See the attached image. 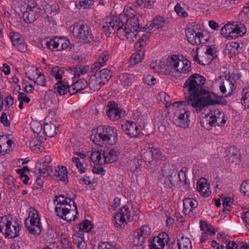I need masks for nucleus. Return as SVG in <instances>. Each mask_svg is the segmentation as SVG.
Instances as JSON below:
<instances>
[{
  "label": "nucleus",
  "instance_id": "f257e3e1",
  "mask_svg": "<svg viewBox=\"0 0 249 249\" xmlns=\"http://www.w3.org/2000/svg\"><path fill=\"white\" fill-rule=\"evenodd\" d=\"M206 79L199 74L195 73L189 77L184 83L183 88L187 89L188 96L186 100L182 101L174 102L166 108L174 112L173 117L175 124L178 127L186 128L189 126L188 119L190 112L189 109L194 105L198 98L201 95L204 89L203 85Z\"/></svg>",
  "mask_w": 249,
  "mask_h": 249
},
{
  "label": "nucleus",
  "instance_id": "f03ea898",
  "mask_svg": "<svg viewBox=\"0 0 249 249\" xmlns=\"http://www.w3.org/2000/svg\"><path fill=\"white\" fill-rule=\"evenodd\" d=\"M122 21H118L117 19L108 18L103 25L104 31L109 36L114 33L116 29V33L120 37H125L130 42L137 40L136 45L141 47L145 44V41L149 37V32L143 33L142 31H138L139 23L137 17H133L128 19L124 16L119 18Z\"/></svg>",
  "mask_w": 249,
  "mask_h": 249
},
{
  "label": "nucleus",
  "instance_id": "7ed1b4c3",
  "mask_svg": "<svg viewBox=\"0 0 249 249\" xmlns=\"http://www.w3.org/2000/svg\"><path fill=\"white\" fill-rule=\"evenodd\" d=\"M94 143L100 145H113L117 140V130L109 125H103L97 128L96 132L90 137Z\"/></svg>",
  "mask_w": 249,
  "mask_h": 249
},
{
  "label": "nucleus",
  "instance_id": "20e7f679",
  "mask_svg": "<svg viewBox=\"0 0 249 249\" xmlns=\"http://www.w3.org/2000/svg\"><path fill=\"white\" fill-rule=\"evenodd\" d=\"M44 2L42 0H29L26 10L23 13V18L26 23L36 21L45 12Z\"/></svg>",
  "mask_w": 249,
  "mask_h": 249
},
{
  "label": "nucleus",
  "instance_id": "39448f33",
  "mask_svg": "<svg viewBox=\"0 0 249 249\" xmlns=\"http://www.w3.org/2000/svg\"><path fill=\"white\" fill-rule=\"evenodd\" d=\"M201 124L206 129H210L212 126H222L226 122L224 113L218 109H211L210 112L202 117Z\"/></svg>",
  "mask_w": 249,
  "mask_h": 249
},
{
  "label": "nucleus",
  "instance_id": "423d86ee",
  "mask_svg": "<svg viewBox=\"0 0 249 249\" xmlns=\"http://www.w3.org/2000/svg\"><path fill=\"white\" fill-rule=\"evenodd\" d=\"M222 98L213 92L204 89L200 95V97L195 102L192 107L197 112H201L203 108L209 105L220 104Z\"/></svg>",
  "mask_w": 249,
  "mask_h": 249
},
{
  "label": "nucleus",
  "instance_id": "0eeeda50",
  "mask_svg": "<svg viewBox=\"0 0 249 249\" xmlns=\"http://www.w3.org/2000/svg\"><path fill=\"white\" fill-rule=\"evenodd\" d=\"M25 225L27 231L31 234L38 235L42 227L38 212L35 209H31L29 216L25 220Z\"/></svg>",
  "mask_w": 249,
  "mask_h": 249
},
{
  "label": "nucleus",
  "instance_id": "6e6552de",
  "mask_svg": "<svg viewBox=\"0 0 249 249\" xmlns=\"http://www.w3.org/2000/svg\"><path fill=\"white\" fill-rule=\"evenodd\" d=\"M72 34L81 42L88 43L93 40V36L90 28L87 25L75 23L73 25Z\"/></svg>",
  "mask_w": 249,
  "mask_h": 249
},
{
  "label": "nucleus",
  "instance_id": "1a4fd4ad",
  "mask_svg": "<svg viewBox=\"0 0 249 249\" xmlns=\"http://www.w3.org/2000/svg\"><path fill=\"white\" fill-rule=\"evenodd\" d=\"M246 32L245 26L243 24L240 26L235 25L233 23H227L221 29V35L228 39H235L239 36L245 34Z\"/></svg>",
  "mask_w": 249,
  "mask_h": 249
},
{
  "label": "nucleus",
  "instance_id": "9d476101",
  "mask_svg": "<svg viewBox=\"0 0 249 249\" xmlns=\"http://www.w3.org/2000/svg\"><path fill=\"white\" fill-rule=\"evenodd\" d=\"M1 221L0 222V232H2L6 237L10 238L17 237L19 235V231L20 229V225L15 222L12 223L11 220L6 217H1Z\"/></svg>",
  "mask_w": 249,
  "mask_h": 249
},
{
  "label": "nucleus",
  "instance_id": "9b49d317",
  "mask_svg": "<svg viewBox=\"0 0 249 249\" xmlns=\"http://www.w3.org/2000/svg\"><path fill=\"white\" fill-rule=\"evenodd\" d=\"M169 67L180 73H186L191 70V63L188 60L181 61L178 56L174 55L171 56L169 60Z\"/></svg>",
  "mask_w": 249,
  "mask_h": 249
},
{
  "label": "nucleus",
  "instance_id": "f8f14e48",
  "mask_svg": "<svg viewBox=\"0 0 249 249\" xmlns=\"http://www.w3.org/2000/svg\"><path fill=\"white\" fill-rule=\"evenodd\" d=\"M169 237L166 232L160 234L158 236L154 237L149 244L150 249H163L165 245L167 244Z\"/></svg>",
  "mask_w": 249,
  "mask_h": 249
},
{
  "label": "nucleus",
  "instance_id": "ddd939ff",
  "mask_svg": "<svg viewBox=\"0 0 249 249\" xmlns=\"http://www.w3.org/2000/svg\"><path fill=\"white\" fill-rule=\"evenodd\" d=\"M122 129L127 135L132 138L138 137L141 133L138 125L132 122L126 121L124 124H122Z\"/></svg>",
  "mask_w": 249,
  "mask_h": 249
},
{
  "label": "nucleus",
  "instance_id": "4468645a",
  "mask_svg": "<svg viewBox=\"0 0 249 249\" xmlns=\"http://www.w3.org/2000/svg\"><path fill=\"white\" fill-rule=\"evenodd\" d=\"M71 203H72L73 205V207L74 208V210L76 211V213L78 214L77 207L75 202L73 200L69 198L68 201H67V203H65L64 205H62V206L59 207L56 206L55 207V212L59 217H64V215H65V213H69V212H73V211L71 210Z\"/></svg>",
  "mask_w": 249,
  "mask_h": 249
},
{
  "label": "nucleus",
  "instance_id": "2eb2a0df",
  "mask_svg": "<svg viewBox=\"0 0 249 249\" xmlns=\"http://www.w3.org/2000/svg\"><path fill=\"white\" fill-rule=\"evenodd\" d=\"M186 36L188 42L193 45H198L202 43L203 34L196 32L194 29L189 28L186 30Z\"/></svg>",
  "mask_w": 249,
  "mask_h": 249
},
{
  "label": "nucleus",
  "instance_id": "dca6fc26",
  "mask_svg": "<svg viewBox=\"0 0 249 249\" xmlns=\"http://www.w3.org/2000/svg\"><path fill=\"white\" fill-rule=\"evenodd\" d=\"M10 37L13 45L20 52H24L27 50L23 39L21 36L17 32H12L10 33Z\"/></svg>",
  "mask_w": 249,
  "mask_h": 249
},
{
  "label": "nucleus",
  "instance_id": "f3484780",
  "mask_svg": "<svg viewBox=\"0 0 249 249\" xmlns=\"http://www.w3.org/2000/svg\"><path fill=\"white\" fill-rule=\"evenodd\" d=\"M107 108V114L110 119L116 120L121 118V109L114 102H109Z\"/></svg>",
  "mask_w": 249,
  "mask_h": 249
},
{
  "label": "nucleus",
  "instance_id": "a211bd4d",
  "mask_svg": "<svg viewBox=\"0 0 249 249\" xmlns=\"http://www.w3.org/2000/svg\"><path fill=\"white\" fill-rule=\"evenodd\" d=\"M130 217V212L126 206H124L114 217L115 221V226L120 227L121 223L124 224L127 220Z\"/></svg>",
  "mask_w": 249,
  "mask_h": 249
},
{
  "label": "nucleus",
  "instance_id": "6ab92c4d",
  "mask_svg": "<svg viewBox=\"0 0 249 249\" xmlns=\"http://www.w3.org/2000/svg\"><path fill=\"white\" fill-rule=\"evenodd\" d=\"M103 163L109 164L117 161L119 159L120 152L114 148L103 151L102 152Z\"/></svg>",
  "mask_w": 249,
  "mask_h": 249
},
{
  "label": "nucleus",
  "instance_id": "aec40b11",
  "mask_svg": "<svg viewBox=\"0 0 249 249\" xmlns=\"http://www.w3.org/2000/svg\"><path fill=\"white\" fill-rule=\"evenodd\" d=\"M196 186L197 191L203 197H207L211 195L210 185L205 178H200L197 182Z\"/></svg>",
  "mask_w": 249,
  "mask_h": 249
},
{
  "label": "nucleus",
  "instance_id": "412c9836",
  "mask_svg": "<svg viewBox=\"0 0 249 249\" xmlns=\"http://www.w3.org/2000/svg\"><path fill=\"white\" fill-rule=\"evenodd\" d=\"M197 202L192 198H187L183 200V212L185 214L191 216L193 210L197 206Z\"/></svg>",
  "mask_w": 249,
  "mask_h": 249
},
{
  "label": "nucleus",
  "instance_id": "4be33fe9",
  "mask_svg": "<svg viewBox=\"0 0 249 249\" xmlns=\"http://www.w3.org/2000/svg\"><path fill=\"white\" fill-rule=\"evenodd\" d=\"M168 23V20L162 17H157L154 18L153 21L148 22L146 25V29L149 30L152 29L154 27L158 29L162 28Z\"/></svg>",
  "mask_w": 249,
  "mask_h": 249
},
{
  "label": "nucleus",
  "instance_id": "5701e85b",
  "mask_svg": "<svg viewBox=\"0 0 249 249\" xmlns=\"http://www.w3.org/2000/svg\"><path fill=\"white\" fill-rule=\"evenodd\" d=\"M177 172V170L174 164L166 162L161 167L160 176H176Z\"/></svg>",
  "mask_w": 249,
  "mask_h": 249
},
{
  "label": "nucleus",
  "instance_id": "b1692460",
  "mask_svg": "<svg viewBox=\"0 0 249 249\" xmlns=\"http://www.w3.org/2000/svg\"><path fill=\"white\" fill-rule=\"evenodd\" d=\"M88 83L85 79L78 80L71 85V88L69 89V93L71 95L85 89Z\"/></svg>",
  "mask_w": 249,
  "mask_h": 249
},
{
  "label": "nucleus",
  "instance_id": "393cba45",
  "mask_svg": "<svg viewBox=\"0 0 249 249\" xmlns=\"http://www.w3.org/2000/svg\"><path fill=\"white\" fill-rule=\"evenodd\" d=\"M187 171L186 168H182L178 174L180 181V186L182 191H186L189 188V181L187 179L186 172Z\"/></svg>",
  "mask_w": 249,
  "mask_h": 249
},
{
  "label": "nucleus",
  "instance_id": "a878e982",
  "mask_svg": "<svg viewBox=\"0 0 249 249\" xmlns=\"http://www.w3.org/2000/svg\"><path fill=\"white\" fill-rule=\"evenodd\" d=\"M228 153L229 154L227 155V160L235 164L238 163L240 160V155L237 148L234 146L231 147L228 150Z\"/></svg>",
  "mask_w": 249,
  "mask_h": 249
},
{
  "label": "nucleus",
  "instance_id": "bb28decb",
  "mask_svg": "<svg viewBox=\"0 0 249 249\" xmlns=\"http://www.w3.org/2000/svg\"><path fill=\"white\" fill-rule=\"evenodd\" d=\"M73 154L78 155V157L72 158V162L75 164V166L80 173H85L86 172V169L83 167L82 162H83V159L86 157V155L84 153L77 152H74Z\"/></svg>",
  "mask_w": 249,
  "mask_h": 249
},
{
  "label": "nucleus",
  "instance_id": "cd10ccee",
  "mask_svg": "<svg viewBox=\"0 0 249 249\" xmlns=\"http://www.w3.org/2000/svg\"><path fill=\"white\" fill-rule=\"evenodd\" d=\"M89 70V66L86 65H79L71 68V73L74 75V78L87 73Z\"/></svg>",
  "mask_w": 249,
  "mask_h": 249
},
{
  "label": "nucleus",
  "instance_id": "c85d7f7f",
  "mask_svg": "<svg viewBox=\"0 0 249 249\" xmlns=\"http://www.w3.org/2000/svg\"><path fill=\"white\" fill-rule=\"evenodd\" d=\"M71 88V87L69 86L65 85L64 84H62V83H57L56 84L54 87L53 91V90H50L48 91L49 94H55V93H57L60 95H62L66 94L67 92H69V89Z\"/></svg>",
  "mask_w": 249,
  "mask_h": 249
},
{
  "label": "nucleus",
  "instance_id": "c756f323",
  "mask_svg": "<svg viewBox=\"0 0 249 249\" xmlns=\"http://www.w3.org/2000/svg\"><path fill=\"white\" fill-rule=\"evenodd\" d=\"M103 84L104 82L95 74L90 77L89 82L90 88L94 91L100 89Z\"/></svg>",
  "mask_w": 249,
  "mask_h": 249
},
{
  "label": "nucleus",
  "instance_id": "7c9ffc66",
  "mask_svg": "<svg viewBox=\"0 0 249 249\" xmlns=\"http://www.w3.org/2000/svg\"><path fill=\"white\" fill-rule=\"evenodd\" d=\"M58 127L53 122H50L49 124L46 123L44 126V131L47 136L53 137L56 134V130Z\"/></svg>",
  "mask_w": 249,
  "mask_h": 249
},
{
  "label": "nucleus",
  "instance_id": "2f4dec72",
  "mask_svg": "<svg viewBox=\"0 0 249 249\" xmlns=\"http://www.w3.org/2000/svg\"><path fill=\"white\" fill-rule=\"evenodd\" d=\"M109 53L107 51H104L99 56L97 61L94 64L93 70L97 71L101 67L103 66L105 62L109 59Z\"/></svg>",
  "mask_w": 249,
  "mask_h": 249
},
{
  "label": "nucleus",
  "instance_id": "473e14b6",
  "mask_svg": "<svg viewBox=\"0 0 249 249\" xmlns=\"http://www.w3.org/2000/svg\"><path fill=\"white\" fill-rule=\"evenodd\" d=\"M72 239L78 249H85L86 248V244L82 235L79 233L74 234L72 236Z\"/></svg>",
  "mask_w": 249,
  "mask_h": 249
},
{
  "label": "nucleus",
  "instance_id": "72a5a7b5",
  "mask_svg": "<svg viewBox=\"0 0 249 249\" xmlns=\"http://www.w3.org/2000/svg\"><path fill=\"white\" fill-rule=\"evenodd\" d=\"M145 51L143 49L141 48L138 50L135 53H133L130 59L131 65H135L141 62L144 56Z\"/></svg>",
  "mask_w": 249,
  "mask_h": 249
},
{
  "label": "nucleus",
  "instance_id": "f704fd0d",
  "mask_svg": "<svg viewBox=\"0 0 249 249\" xmlns=\"http://www.w3.org/2000/svg\"><path fill=\"white\" fill-rule=\"evenodd\" d=\"M150 147L146 150H142L141 152V158L142 160L144 161L145 162H148L150 165H155V163L153 162L152 154L151 152Z\"/></svg>",
  "mask_w": 249,
  "mask_h": 249
},
{
  "label": "nucleus",
  "instance_id": "c9c22d12",
  "mask_svg": "<svg viewBox=\"0 0 249 249\" xmlns=\"http://www.w3.org/2000/svg\"><path fill=\"white\" fill-rule=\"evenodd\" d=\"M176 176H160V181L165 188H172L175 185L174 178Z\"/></svg>",
  "mask_w": 249,
  "mask_h": 249
},
{
  "label": "nucleus",
  "instance_id": "e433bc0d",
  "mask_svg": "<svg viewBox=\"0 0 249 249\" xmlns=\"http://www.w3.org/2000/svg\"><path fill=\"white\" fill-rule=\"evenodd\" d=\"M124 12L125 13V15H120L119 18L114 17V18H111L109 17V18H112V19H117V20L119 21H122V20L120 19V17L121 16H124L125 18H127L128 19H129L130 18L135 17L134 16L135 14V11H134L133 9L132 8V6H126L124 7ZM108 18H107L105 19V21L103 22V26L104 25V24L106 21V19Z\"/></svg>",
  "mask_w": 249,
  "mask_h": 249
},
{
  "label": "nucleus",
  "instance_id": "4c0bfd02",
  "mask_svg": "<svg viewBox=\"0 0 249 249\" xmlns=\"http://www.w3.org/2000/svg\"><path fill=\"white\" fill-rule=\"evenodd\" d=\"M111 72L107 69H103L97 72L95 75L104 82L107 81L111 76Z\"/></svg>",
  "mask_w": 249,
  "mask_h": 249
},
{
  "label": "nucleus",
  "instance_id": "58836bf2",
  "mask_svg": "<svg viewBox=\"0 0 249 249\" xmlns=\"http://www.w3.org/2000/svg\"><path fill=\"white\" fill-rule=\"evenodd\" d=\"M177 242L178 249H192L191 242L187 237L182 236Z\"/></svg>",
  "mask_w": 249,
  "mask_h": 249
},
{
  "label": "nucleus",
  "instance_id": "ea45409f",
  "mask_svg": "<svg viewBox=\"0 0 249 249\" xmlns=\"http://www.w3.org/2000/svg\"><path fill=\"white\" fill-rule=\"evenodd\" d=\"M241 103L245 108H249V86L243 89L242 92Z\"/></svg>",
  "mask_w": 249,
  "mask_h": 249
},
{
  "label": "nucleus",
  "instance_id": "a19ab883",
  "mask_svg": "<svg viewBox=\"0 0 249 249\" xmlns=\"http://www.w3.org/2000/svg\"><path fill=\"white\" fill-rule=\"evenodd\" d=\"M58 170H55V173H56V176H57L58 178L63 181H68V176H67V170L66 167L64 166L58 167Z\"/></svg>",
  "mask_w": 249,
  "mask_h": 249
},
{
  "label": "nucleus",
  "instance_id": "79ce46f5",
  "mask_svg": "<svg viewBox=\"0 0 249 249\" xmlns=\"http://www.w3.org/2000/svg\"><path fill=\"white\" fill-rule=\"evenodd\" d=\"M25 74L29 79L34 81V82L36 83L37 85L44 87L46 86V81L45 79V77L43 74L41 73L39 74L36 80H35V77L34 76L33 77L32 75H28V72H26Z\"/></svg>",
  "mask_w": 249,
  "mask_h": 249
},
{
  "label": "nucleus",
  "instance_id": "37998d69",
  "mask_svg": "<svg viewBox=\"0 0 249 249\" xmlns=\"http://www.w3.org/2000/svg\"><path fill=\"white\" fill-rule=\"evenodd\" d=\"M56 40L58 51H62L67 49L70 44V41L64 37H56Z\"/></svg>",
  "mask_w": 249,
  "mask_h": 249
},
{
  "label": "nucleus",
  "instance_id": "c03bdc74",
  "mask_svg": "<svg viewBox=\"0 0 249 249\" xmlns=\"http://www.w3.org/2000/svg\"><path fill=\"white\" fill-rule=\"evenodd\" d=\"M103 151L101 150L100 151H95L92 152L90 156L91 160L94 163H102L103 162H102V160L103 161V159H102Z\"/></svg>",
  "mask_w": 249,
  "mask_h": 249
},
{
  "label": "nucleus",
  "instance_id": "a18cd8bd",
  "mask_svg": "<svg viewBox=\"0 0 249 249\" xmlns=\"http://www.w3.org/2000/svg\"><path fill=\"white\" fill-rule=\"evenodd\" d=\"M150 68L155 72L160 73L162 72L163 69V64L160 61L156 60L150 64Z\"/></svg>",
  "mask_w": 249,
  "mask_h": 249
},
{
  "label": "nucleus",
  "instance_id": "49530a36",
  "mask_svg": "<svg viewBox=\"0 0 249 249\" xmlns=\"http://www.w3.org/2000/svg\"><path fill=\"white\" fill-rule=\"evenodd\" d=\"M134 79V76L129 73H124L121 76V81L125 86H130Z\"/></svg>",
  "mask_w": 249,
  "mask_h": 249
},
{
  "label": "nucleus",
  "instance_id": "de8ad7c7",
  "mask_svg": "<svg viewBox=\"0 0 249 249\" xmlns=\"http://www.w3.org/2000/svg\"><path fill=\"white\" fill-rule=\"evenodd\" d=\"M150 148L151 151H152L151 152L152 154L153 162L156 164L157 161L162 158V153L160 149L158 147H155L152 146V147H150Z\"/></svg>",
  "mask_w": 249,
  "mask_h": 249
},
{
  "label": "nucleus",
  "instance_id": "09e8293b",
  "mask_svg": "<svg viewBox=\"0 0 249 249\" xmlns=\"http://www.w3.org/2000/svg\"><path fill=\"white\" fill-rule=\"evenodd\" d=\"M145 239L142 237L139 233L137 232L134 233L133 240L132 242V245H142L145 242Z\"/></svg>",
  "mask_w": 249,
  "mask_h": 249
},
{
  "label": "nucleus",
  "instance_id": "8fccbe9b",
  "mask_svg": "<svg viewBox=\"0 0 249 249\" xmlns=\"http://www.w3.org/2000/svg\"><path fill=\"white\" fill-rule=\"evenodd\" d=\"M42 144V142L38 138L33 139L30 142V146L33 151L39 150Z\"/></svg>",
  "mask_w": 249,
  "mask_h": 249
},
{
  "label": "nucleus",
  "instance_id": "3c124183",
  "mask_svg": "<svg viewBox=\"0 0 249 249\" xmlns=\"http://www.w3.org/2000/svg\"><path fill=\"white\" fill-rule=\"evenodd\" d=\"M155 0H137V4L142 7L151 8L152 7Z\"/></svg>",
  "mask_w": 249,
  "mask_h": 249
},
{
  "label": "nucleus",
  "instance_id": "603ef678",
  "mask_svg": "<svg viewBox=\"0 0 249 249\" xmlns=\"http://www.w3.org/2000/svg\"><path fill=\"white\" fill-rule=\"evenodd\" d=\"M239 17L242 21H245L249 18V3L246 4L243 7Z\"/></svg>",
  "mask_w": 249,
  "mask_h": 249
},
{
  "label": "nucleus",
  "instance_id": "864d4df0",
  "mask_svg": "<svg viewBox=\"0 0 249 249\" xmlns=\"http://www.w3.org/2000/svg\"><path fill=\"white\" fill-rule=\"evenodd\" d=\"M174 10L177 15L181 18H186L188 16V13L183 9L179 3L176 5Z\"/></svg>",
  "mask_w": 249,
  "mask_h": 249
},
{
  "label": "nucleus",
  "instance_id": "5fc2aeb1",
  "mask_svg": "<svg viewBox=\"0 0 249 249\" xmlns=\"http://www.w3.org/2000/svg\"><path fill=\"white\" fill-rule=\"evenodd\" d=\"M80 230L86 232H89L92 229L91 222L88 220H85L79 225Z\"/></svg>",
  "mask_w": 249,
  "mask_h": 249
},
{
  "label": "nucleus",
  "instance_id": "6e6d98bb",
  "mask_svg": "<svg viewBox=\"0 0 249 249\" xmlns=\"http://www.w3.org/2000/svg\"><path fill=\"white\" fill-rule=\"evenodd\" d=\"M52 75L54 76L56 79L61 80L62 78V74L63 70L58 66H55L52 68Z\"/></svg>",
  "mask_w": 249,
  "mask_h": 249
},
{
  "label": "nucleus",
  "instance_id": "4d7b16f0",
  "mask_svg": "<svg viewBox=\"0 0 249 249\" xmlns=\"http://www.w3.org/2000/svg\"><path fill=\"white\" fill-rule=\"evenodd\" d=\"M92 4L93 2H91L90 0H83L79 1V3L76 4V7L79 9H89Z\"/></svg>",
  "mask_w": 249,
  "mask_h": 249
},
{
  "label": "nucleus",
  "instance_id": "13d9d810",
  "mask_svg": "<svg viewBox=\"0 0 249 249\" xmlns=\"http://www.w3.org/2000/svg\"><path fill=\"white\" fill-rule=\"evenodd\" d=\"M240 191L244 196L249 197V180L242 183L240 185Z\"/></svg>",
  "mask_w": 249,
  "mask_h": 249
},
{
  "label": "nucleus",
  "instance_id": "bf43d9fd",
  "mask_svg": "<svg viewBox=\"0 0 249 249\" xmlns=\"http://www.w3.org/2000/svg\"><path fill=\"white\" fill-rule=\"evenodd\" d=\"M69 199V198L65 197L63 195H59L55 196V199L54 200V203H56V206L58 204H60V205L62 206V205H64L65 203H67Z\"/></svg>",
  "mask_w": 249,
  "mask_h": 249
},
{
  "label": "nucleus",
  "instance_id": "052dcab7",
  "mask_svg": "<svg viewBox=\"0 0 249 249\" xmlns=\"http://www.w3.org/2000/svg\"><path fill=\"white\" fill-rule=\"evenodd\" d=\"M137 232L139 233L142 237L146 239L150 233V229L148 226H143L141 227L140 231Z\"/></svg>",
  "mask_w": 249,
  "mask_h": 249
},
{
  "label": "nucleus",
  "instance_id": "680f3d73",
  "mask_svg": "<svg viewBox=\"0 0 249 249\" xmlns=\"http://www.w3.org/2000/svg\"><path fill=\"white\" fill-rule=\"evenodd\" d=\"M46 46L50 50H53V49H56V50L58 51L56 37L53 38H51L49 41H47L46 42Z\"/></svg>",
  "mask_w": 249,
  "mask_h": 249
},
{
  "label": "nucleus",
  "instance_id": "e2e57ef3",
  "mask_svg": "<svg viewBox=\"0 0 249 249\" xmlns=\"http://www.w3.org/2000/svg\"><path fill=\"white\" fill-rule=\"evenodd\" d=\"M143 82L148 85H152L155 83L156 79L152 75L147 74L143 78Z\"/></svg>",
  "mask_w": 249,
  "mask_h": 249
},
{
  "label": "nucleus",
  "instance_id": "0e129e2a",
  "mask_svg": "<svg viewBox=\"0 0 249 249\" xmlns=\"http://www.w3.org/2000/svg\"><path fill=\"white\" fill-rule=\"evenodd\" d=\"M39 172L40 173V176L45 178L46 176H48L50 174L53 173L52 167H48L47 169L45 168H39Z\"/></svg>",
  "mask_w": 249,
  "mask_h": 249
},
{
  "label": "nucleus",
  "instance_id": "69168bd1",
  "mask_svg": "<svg viewBox=\"0 0 249 249\" xmlns=\"http://www.w3.org/2000/svg\"><path fill=\"white\" fill-rule=\"evenodd\" d=\"M4 138H1L0 136V154L4 155L7 151V146H6V141Z\"/></svg>",
  "mask_w": 249,
  "mask_h": 249
},
{
  "label": "nucleus",
  "instance_id": "338daca9",
  "mask_svg": "<svg viewBox=\"0 0 249 249\" xmlns=\"http://www.w3.org/2000/svg\"><path fill=\"white\" fill-rule=\"evenodd\" d=\"M0 122L5 126H9L10 125V121L7 118V116L6 113L3 112L0 117Z\"/></svg>",
  "mask_w": 249,
  "mask_h": 249
},
{
  "label": "nucleus",
  "instance_id": "774afa93",
  "mask_svg": "<svg viewBox=\"0 0 249 249\" xmlns=\"http://www.w3.org/2000/svg\"><path fill=\"white\" fill-rule=\"evenodd\" d=\"M92 171L94 174H100L102 175H104L105 173V170L104 168L100 166H94Z\"/></svg>",
  "mask_w": 249,
  "mask_h": 249
}]
</instances>
